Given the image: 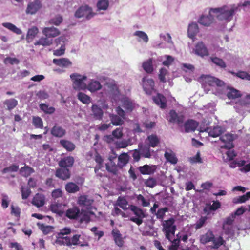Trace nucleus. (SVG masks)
Wrapping results in <instances>:
<instances>
[{
  "label": "nucleus",
  "instance_id": "obj_21",
  "mask_svg": "<svg viewBox=\"0 0 250 250\" xmlns=\"http://www.w3.org/2000/svg\"><path fill=\"white\" fill-rule=\"evenodd\" d=\"M51 134L54 137L62 138L65 135L66 130L62 127L56 125L51 128Z\"/></svg>",
  "mask_w": 250,
  "mask_h": 250
},
{
  "label": "nucleus",
  "instance_id": "obj_64",
  "mask_svg": "<svg viewBox=\"0 0 250 250\" xmlns=\"http://www.w3.org/2000/svg\"><path fill=\"white\" fill-rule=\"evenodd\" d=\"M62 191L60 188L53 190L51 193L52 197L54 199H56L58 198L62 197Z\"/></svg>",
  "mask_w": 250,
  "mask_h": 250
},
{
  "label": "nucleus",
  "instance_id": "obj_31",
  "mask_svg": "<svg viewBox=\"0 0 250 250\" xmlns=\"http://www.w3.org/2000/svg\"><path fill=\"white\" fill-rule=\"evenodd\" d=\"M142 67L146 73H152L154 70L152 58H149L148 60L142 63Z\"/></svg>",
  "mask_w": 250,
  "mask_h": 250
},
{
  "label": "nucleus",
  "instance_id": "obj_6",
  "mask_svg": "<svg viewBox=\"0 0 250 250\" xmlns=\"http://www.w3.org/2000/svg\"><path fill=\"white\" fill-rule=\"evenodd\" d=\"M201 78L203 83L211 86L222 87L225 85V83L223 81L210 75H203Z\"/></svg>",
  "mask_w": 250,
  "mask_h": 250
},
{
  "label": "nucleus",
  "instance_id": "obj_30",
  "mask_svg": "<svg viewBox=\"0 0 250 250\" xmlns=\"http://www.w3.org/2000/svg\"><path fill=\"white\" fill-rule=\"evenodd\" d=\"M214 236L212 231L208 230L206 233L201 236L200 242L202 244H206L208 242H212L214 240Z\"/></svg>",
  "mask_w": 250,
  "mask_h": 250
},
{
  "label": "nucleus",
  "instance_id": "obj_20",
  "mask_svg": "<svg viewBox=\"0 0 250 250\" xmlns=\"http://www.w3.org/2000/svg\"><path fill=\"white\" fill-rule=\"evenodd\" d=\"M53 62L57 66L63 68H67L72 65V62L66 58L54 59Z\"/></svg>",
  "mask_w": 250,
  "mask_h": 250
},
{
  "label": "nucleus",
  "instance_id": "obj_54",
  "mask_svg": "<svg viewBox=\"0 0 250 250\" xmlns=\"http://www.w3.org/2000/svg\"><path fill=\"white\" fill-rule=\"evenodd\" d=\"M134 35L139 37L146 43L148 41V37L147 34L142 31H137L134 33Z\"/></svg>",
  "mask_w": 250,
  "mask_h": 250
},
{
  "label": "nucleus",
  "instance_id": "obj_2",
  "mask_svg": "<svg viewBox=\"0 0 250 250\" xmlns=\"http://www.w3.org/2000/svg\"><path fill=\"white\" fill-rule=\"evenodd\" d=\"M175 220L173 218L165 221L163 223V231L165 233L166 238L169 241H171L175 235L176 226L174 225Z\"/></svg>",
  "mask_w": 250,
  "mask_h": 250
},
{
  "label": "nucleus",
  "instance_id": "obj_18",
  "mask_svg": "<svg viewBox=\"0 0 250 250\" xmlns=\"http://www.w3.org/2000/svg\"><path fill=\"white\" fill-rule=\"evenodd\" d=\"M140 172L143 175H151L153 174L156 170V166H150L146 164L140 166L138 168Z\"/></svg>",
  "mask_w": 250,
  "mask_h": 250
},
{
  "label": "nucleus",
  "instance_id": "obj_26",
  "mask_svg": "<svg viewBox=\"0 0 250 250\" xmlns=\"http://www.w3.org/2000/svg\"><path fill=\"white\" fill-rule=\"evenodd\" d=\"M60 145L68 152H72L76 148L75 145L72 142L65 139H62L60 141Z\"/></svg>",
  "mask_w": 250,
  "mask_h": 250
},
{
  "label": "nucleus",
  "instance_id": "obj_38",
  "mask_svg": "<svg viewBox=\"0 0 250 250\" xmlns=\"http://www.w3.org/2000/svg\"><path fill=\"white\" fill-rule=\"evenodd\" d=\"M2 25L3 27L17 35H20L22 33L21 30L20 29L11 23L4 22L2 23Z\"/></svg>",
  "mask_w": 250,
  "mask_h": 250
},
{
  "label": "nucleus",
  "instance_id": "obj_4",
  "mask_svg": "<svg viewBox=\"0 0 250 250\" xmlns=\"http://www.w3.org/2000/svg\"><path fill=\"white\" fill-rule=\"evenodd\" d=\"M70 78L73 81V88L75 90H80L86 89L87 85L84 81L87 79L86 76H82L77 73H73L70 75Z\"/></svg>",
  "mask_w": 250,
  "mask_h": 250
},
{
  "label": "nucleus",
  "instance_id": "obj_46",
  "mask_svg": "<svg viewBox=\"0 0 250 250\" xmlns=\"http://www.w3.org/2000/svg\"><path fill=\"white\" fill-rule=\"evenodd\" d=\"M40 108L45 114H51L53 113L55 109L54 107L50 106L49 107L48 104H45L42 103L39 105Z\"/></svg>",
  "mask_w": 250,
  "mask_h": 250
},
{
  "label": "nucleus",
  "instance_id": "obj_45",
  "mask_svg": "<svg viewBox=\"0 0 250 250\" xmlns=\"http://www.w3.org/2000/svg\"><path fill=\"white\" fill-rule=\"evenodd\" d=\"M94 160L97 163V165L94 167V171L95 173H97L103 167V159L101 156L97 152L94 157Z\"/></svg>",
  "mask_w": 250,
  "mask_h": 250
},
{
  "label": "nucleus",
  "instance_id": "obj_41",
  "mask_svg": "<svg viewBox=\"0 0 250 250\" xmlns=\"http://www.w3.org/2000/svg\"><path fill=\"white\" fill-rule=\"evenodd\" d=\"M122 103L123 107L127 112H132L134 106L133 103L129 99L127 98H124L122 101Z\"/></svg>",
  "mask_w": 250,
  "mask_h": 250
},
{
  "label": "nucleus",
  "instance_id": "obj_56",
  "mask_svg": "<svg viewBox=\"0 0 250 250\" xmlns=\"http://www.w3.org/2000/svg\"><path fill=\"white\" fill-rule=\"evenodd\" d=\"M228 150L226 152L227 155L226 160L227 161H232L237 156L236 153L234 150L231 149V148H228Z\"/></svg>",
  "mask_w": 250,
  "mask_h": 250
},
{
  "label": "nucleus",
  "instance_id": "obj_23",
  "mask_svg": "<svg viewBox=\"0 0 250 250\" xmlns=\"http://www.w3.org/2000/svg\"><path fill=\"white\" fill-rule=\"evenodd\" d=\"M212 14L210 13V10L209 15L201 16L198 21L199 23L205 26H209L213 22L214 20L213 16L212 15Z\"/></svg>",
  "mask_w": 250,
  "mask_h": 250
},
{
  "label": "nucleus",
  "instance_id": "obj_47",
  "mask_svg": "<svg viewBox=\"0 0 250 250\" xmlns=\"http://www.w3.org/2000/svg\"><path fill=\"white\" fill-rule=\"evenodd\" d=\"M39 32L38 28L36 26H33L29 29L27 34V40H33Z\"/></svg>",
  "mask_w": 250,
  "mask_h": 250
},
{
  "label": "nucleus",
  "instance_id": "obj_3",
  "mask_svg": "<svg viewBox=\"0 0 250 250\" xmlns=\"http://www.w3.org/2000/svg\"><path fill=\"white\" fill-rule=\"evenodd\" d=\"M81 235H74L72 238L68 236L57 237L55 243L60 246L66 245L68 247H71L72 245L77 246L80 243V238Z\"/></svg>",
  "mask_w": 250,
  "mask_h": 250
},
{
  "label": "nucleus",
  "instance_id": "obj_11",
  "mask_svg": "<svg viewBox=\"0 0 250 250\" xmlns=\"http://www.w3.org/2000/svg\"><path fill=\"white\" fill-rule=\"evenodd\" d=\"M55 176L61 180H66L70 178L71 172L69 168L60 167L56 169Z\"/></svg>",
  "mask_w": 250,
  "mask_h": 250
},
{
  "label": "nucleus",
  "instance_id": "obj_53",
  "mask_svg": "<svg viewBox=\"0 0 250 250\" xmlns=\"http://www.w3.org/2000/svg\"><path fill=\"white\" fill-rule=\"evenodd\" d=\"M33 124L37 128H42L43 127V122L39 117H33Z\"/></svg>",
  "mask_w": 250,
  "mask_h": 250
},
{
  "label": "nucleus",
  "instance_id": "obj_42",
  "mask_svg": "<svg viewBox=\"0 0 250 250\" xmlns=\"http://www.w3.org/2000/svg\"><path fill=\"white\" fill-rule=\"evenodd\" d=\"M210 59L214 64L220 68L225 69L227 66L225 62L221 58L217 57H211Z\"/></svg>",
  "mask_w": 250,
  "mask_h": 250
},
{
  "label": "nucleus",
  "instance_id": "obj_48",
  "mask_svg": "<svg viewBox=\"0 0 250 250\" xmlns=\"http://www.w3.org/2000/svg\"><path fill=\"white\" fill-rule=\"evenodd\" d=\"M109 6L108 0H99L97 3V7L99 10H105Z\"/></svg>",
  "mask_w": 250,
  "mask_h": 250
},
{
  "label": "nucleus",
  "instance_id": "obj_28",
  "mask_svg": "<svg viewBox=\"0 0 250 250\" xmlns=\"http://www.w3.org/2000/svg\"><path fill=\"white\" fill-rule=\"evenodd\" d=\"M18 101L14 98L8 99L3 102L5 109L9 111H11L14 109L18 105Z\"/></svg>",
  "mask_w": 250,
  "mask_h": 250
},
{
  "label": "nucleus",
  "instance_id": "obj_43",
  "mask_svg": "<svg viewBox=\"0 0 250 250\" xmlns=\"http://www.w3.org/2000/svg\"><path fill=\"white\" fill-rule=\"evenodd\" d=\"M115 205L119 206L124 210H126L128 209L127 207L128 202L124 197L119 196Z\"/></svg>",
  "mask_w": 250,
  "mask_h": 250
},
{
  "label": "nucleus",
  "instance_id": "obj_58",
  "mask_svg": "<svg viewBox=\"0 0 250 250\" xmlns=\"http://www.w3.org/2000/svg\"><path fill=\"white\" fill-rule=\"evenodd\" d=\"M19 169V166L14 164H13L7 167H5L2 170V173H6L9 172H17Z\"/></svg>",
  "mask_w": 250,
  "mask_h": 250
},
{
  "label": "nucleus",
  "instance_id": "obj_8",
  "mask_svg": "<svg viewBox=\"0 0 250 250\" xmlns=\"http://www.w3.org/2000/svg\"><path fill=\"white\" fill-rule=\"evenodd\" d=\"M42 7V3L40 0H34L28 3L26 9L27 14L34 15Z\"/></svg>",
  "mask_w": 250,
  "mask_h": 250
},
{
  "label": "nucleus",
  "instance_id": "obj_14",
  "mask_svg": "<svg viewBox=\"0 0 250 250\" xmlns=\"http://www.w3.org/2000/svg\"><path fill=\"white\" fill-rule=\"evenodd\" d=\"M154 102L161 109H165L167 106V99L162 94L157 93L156 96L153 97Z\"/></svg>",
  "mask_w": 250,
  "mask_h": 250
},
{
  "label": "nucleus",
  "instance_id": "obj_35",
  "mask_svg": "<svg viewBox=\"0 0 250 250\" xmlns=\"http://www.w3.org/2000/svg\"><path fill=\"white\" fill-rule=\"evenodd\" d=\"M65 190L67 192L70 193H74L79 191V186L73 182H69L65 185Z\"/></svg>",
  "mask_w": 250,
  "mask_h": 250
},
{
  "label": "nucleus",
  "instance_id": "obj_9",
  "mask_svg": "<svg viewBox=\"0 0 250 250\" xmlns=\"http://www.w3.org/2000/svg\"><path fill=\"white\" fill-rule=\"evenodd\" d=\"M185 117L183 114L178 115L174 110H170L169 112L168 121L170 123H176L179 126L182 125Z\"/></svg>",
  "mask_w": 250,
  "mask_h": 250
},
{
  "label": "nucleus",
  "instance_id": "obj_19",
  "mask_svg": "<svg viewBox=\"0 0 250 250\" xmlns=\"http://www.w3.org/2000/svg\"><path fill=\"white\" fill-rule=\"evenodd\" d=\"M94 200L89 198L87 195H81L78 199V204L83 207L89 208L93 204Z\"/></svg>",
  "mask_w": 250,
  "mask_h": 250
},
{
  "label": "nucleus",
  "instance_id": "obj_16",
  "mask_svg": "<svg viewBox=\"0 0 250 250\" xmlns=\"http://www.w3.org/2000/svg\"><path fill=\"white\" fill-rule=\"evenodd\" d=\"M42 32L45 36L48 38H54L59 35L60 34V31L55 27H44L42 31Z\"/></svg>",
  "mask_w": 250,
  "mask_h": 250
},
{
  "label": "nucleus",
  "instance_id": "obj_59",
  "mask_svg": "<svg viewBox=\"0 0 250 250\" xmlns=\"http://www.w3.org/2000/svg\"><path fill=\"white\" fill-rule=\"evenodd\" d=\"M212 242L214 245L213 248L214 249H218L220 246L224 244L225 241L221 236H219L217 239H215L214 236V240L212 241Z\"/></svg>",
  "mask_w": 250,
  "mask_h": 250
},
{
  "label": "nucleus",
  "instance_id": "obj_7",
  "mask_svg": "<svg viewBox=\"0 0 250 250\" xmlns=\"http://www.w3.org/2000/svg\"><path fill=\"white\" fill-rule=\"evenodd\" d=\"M92 9L88 5L82 6L78 8L75 13V16L78 18L85 16L87 20L90 19L94 15Z\"/></svg>",
  "mask_w": 250,
  "mask_h": 250
},
{
  "label": "nucleus",
  "instance_id": "obj_29",
  "mask_svg": "<svg viewBox=\"0 0 250 250\" xmlns=\"http://www.w3.org/2000/svg\"><path fill=\"white\" fill-rule=\"evenodd\" d=\"M199 32V28L197 23H192L189 24L188 33V37L194 40L196 34Z\"/></svg>",
  "mask_w": 250,
  "mask_h": 250
},
{
  "label": "nucleus",
  "instance_id": "obj_17",
  "mask_svg": "<svg viewBox=\"0 0 250 250\" xmlns=\"http://www.w3.org/2000/svg\"><path fill=\"white\" fill-rule=\"evenodd\" d=\"M199 125L197 122L192 119L188 120L184 123V128L186 132H194Z\"/></svg>",
  "mask_w": 250,
  "mask_h": 250
},
{
  "label": "nucleus",
  "instance_id": "obj_22",
  "mask_svg": "<svg viewBox=\"0 0 250 250\" xmlns=\"http://www.w3.org/2000/svg\"><path fill=\"white\" fill-rule=\"evenodd\" d=\"M45 203V197L42 194L37 193L34 196L32 204L37 207H42Z\"/></svg>",
  "mask_w": 250,
  "mask_h": 250
},
{
  "label": "nucleus",
  "instance_id": "obj_39",
  "mask_svg": "<svg viewBox=\"0 0 250 250\" xmlns=\"http://www.w3.org/2000/svg\"><path fill=\"white\" fill-rule=\"evenodd\" d=\"M53 40L49 39V38L42 37L38 41L35 42V45H42L43 46H49L52 44Z\"/></svg>",
  "mask_w": 250,
  "mask_h": 250
},
{
  "label": "nucleus",
  "instance_id": "obj_44",
  "mask_svg": "<svg viewBox=\"0 0 250 250\" xmlns=\"http://www.w3.org/2000/svg\"><path fill=\"white\" fill-rule=\"evenodd\" d=\"M208 133L209 136L212 137H217L222 134L223 132L222 128L221 127L217 126L214 127L213 129H208Z\"/></svg>",
  "mask_w": 250,
  "mask_h": 250
},
{
  "label": "nucleus",
  "instance_id": "obj_40",
  "mask_svg": "<svg viewBox=\"0 0 250 250\" xmlns=\"http://www.w3.org/2000/svg\"><path fill=\"white\" fill-rule=\"evenodd\" d=\"M35 172L34 169L28 166L25 165L20 169V172L22 176L27 177Z\"/></svg>",
  "mask_w": 250,
  "mask_h": 250
},
{
  "label": "nucleus",
  "instance_id": "obj_36",
  "mask_svg": "<svg viewBox=\"0 0 250 250\" xmlns=\"http://www.w3.org/2000/svg\"><path fill=\"white\" fill-rule=\"evenodd\" d=\"M164 156L167 161L172 164H176L177 163L178 159L174 153L171 150L169 152H165Z\"/></svg>",
  "mask_w": 250,
  "mask_h": 250
},
{
  "label": "nucleus",
  "instance_id": "obj_61",
  "mask_svg": "<svg viewBox=\"0 0 250 250\" xmlns=\"http://www.w3.org/2000/svg\"><path fill=\"white\" fill-rule=\"evenodd\" d=\"M136 199L137 201L141 202V205L143 207H148L150 205L149 201L146 200L144 197L141 194L137 195Z\"/></svg>",
  "mask_w": 250,
  "mask_h": 250
},
{
  "label": "nucleus",
  "instance_id": "obj_33",
  "mask_svg": "<svg viewBox=\"0 0 250 250\" xmlns=\"http://www.w3.org/2000/svg\"><path fill=\"white\" fill-rule=\"evenodd\" d=\"M228 89H229V91L227 94V96L229 99H235L238 98H240L242 96L240 92L234 88L228 87Z\"/></svg>",
  "mask_w": 250,
  "mask_h": 250
},
{
  "label": "nucleus",
  "instance_id": "obj_37",
  "mask_svg": "<svg viewBox=\"0 0 250 250\" xmlns=\"http://www.w3.org/2000/svg\"><path fill=\"white\" fill-rule=\"evenodd\" d=\"M111 124L115 126L121 125L124 124L123 119L117 115L111 114L109 115Z\"/></svg>",
  "mask_w": 250,
  "mask_h": 250
},
{
  "label": "nucleus",
  "instance_id": "obj_34",
  "mask_svg": "<svg viewBox=\"0 0 250 250\" xmlns=\"http://www.w3.org/2000/svg\"><path fill=\"white\" fill-rule=\"evenodd\" d=\"M102 87L100 83L96 80H91V82L88 84L86 88L91 92H95Z\"/></svg>",
  "mask_w": 250,
  "mask_h": 250
},
{
  "label": "nucleus",
  "instance_id": "obj_62",
  "mask_svg": "<svg viewBox=\"0 0 250 250\" xmlns=\"http://www.w3.org/2000/svg\"><path fill=\"white\" fill-rule=\"evenodd\" d=\"M145 184L147 187L153 188L156 185V180L154 178L150 177L145 181Z\"/></svg>",
  "mask_w": 250,
  "mask_h": 250
},
{
  "label": "nucleus",
  "instance_id": "obj_57",
  "mask_svg": "<svg viewBox=\"0 0 250 250\" xmlns=\"http://www.w3.org/2000/svg\"><path fill=\"white\" fill-rule=\"evenodd\" d=\"M168 210V208L167 207H165L158 209L155 214L156 215L157 219H163L166 212H167Z\"/></svg>",
  "mask_w": 250,
  "mask_h": 250
},
{
  "label": "nucleus",
  "instance_id": "obj_10",
  "mask_svg": "<svg viewBox=\"0 0 250 250\" xmlns=\"http://www.w3.org/2000/svg\"><path fill=\"white\" fill-rule=\"evenodd\" d=\"M195 54L201 57L209 55L208 50L203 42H198L194 49Z\"/></svg>",
  "mask_w": 250,
  "mask_h": 250
},
{
  "label": "nucleus",
  "instance_id": "obj_13",
  "mask_svg": "<svg viewBox=\"0 0 250 250\" xmlns=\"http://www.w3.org/2000/svg\"><path fill=\"white\" fill-rule=\"evenodd\" d=\"M74 162V158L69 156L62 158L59 161L58 165L61 167L68 168L73 167Z\"/></svg>",
  "mask_w": 250,
  "mask_h": 250
},
{
  "label": "nucleus",
  "instance_id": "obj_32",
  "mask_svg": "<svg viewBox=\"0 0 250 250\" xmlns=\"http://www.w3.org/2000/svg\"><path fill=\"white\" fill-rule=\"evenodd\" d=\"M147 140L149 142V146L152 147H155L160 142V139L156 134L149 135Z\"/></svg>",
  "mask_w": 250,
  "mask_h": 250
},
{
  "label": "nucleus",
  "instance_id": "obj_52",
  "mask_svg": "<svg viewBox=\"0 0 250 250\" xmlns=\"http://www.w3.org/2000/svg\"><path fill=\"white\" fill-rule=\"evenodd\" d=\"M128 155L127 153H123L118 157V161L122 166H125L128 162Z\"/></svg>",
  "mask_w": 250,
  "mask_h": 250
},
{
  "label": "nucleus",
  "instance_id": "obj_12",
  "mask_svg": "<svg viewBox=\"0 0 250 250\" xmlns=\"http://www.w3.org/2000/svg\"><path fill=\"white\" fill-rule=\"evenodd\" d=\"M143 88L147 94L150 95L154 89L155 83L152 79H143Z\"/></svg>",
  "mask_w": 250,
  "mask_h": 250
},
{
  "label": "nucleus",
  "instance_id": "obj_1",
  "mask_svg": "<svg viewBox=\"0 0 250 250\" xmlns=\"http://www.w3.org/2000/svg\"><path fill=\"white\" fill-rule=\"evenodd\" d=\"M227 6L225 5L222 7L210 9V13H213L220 20H225L227 21H230L233 18L238 7L233 6L230 9H227Z\"/></svg>",
  "mask_w": 250,
  "mask_h": 250
},
{
  "label": "nucleus",
  "instance_id": "obj_50",
  "mask_svg": "<svg viewBox=\"0 0 250 250\" xmlns=\"http://www.w3.org/2000/svg\"><path fill=\"white\" fill-rule=\"evenodd\" d=\"M22 199L23 200L27 199L30 195L31 191L28 187L21 186V188Z\"/></svg>",
  "mask_w": 250,
  "mask_h": 250
},
{
  "label": "nucleus",
  "instance_id": "obj_25",
  "mask_svg": "<svg viewBox=\"0 0 250 250\" xmlns=\"http://www.w3.org/2000/svg\"><path fill=\"white\" fill-rule=\"evenodd\" d=\"M111 233L115 244L120 247H122L124 244V241L120 231L118 229H113Z\"/></svg>",
  "mask_w": 250,
  "mask_h": 250
},
{
  "label": "nucleus",
  "instance_id": "obj_55",
  "mask_svg": "<svg viewBox=\"0 0 250 250\" xmlns=\"http://www.w3.org/2000/svg\"><path fill=\"white\" fill-rule=\"evenodd\" d=\"M112 134L116 139H120L123 136V128H117L112 132Z\"/></svg>",
  "mask_w": 250,
  "mask_h": 250
},
{
  "label": "nucleus",
  "instance_id": "obj_63",
  "mask_svg": "<svg viewBox=\"0 0 250 250\" xmlns=\"http://www.w3.org/2000/svg\"><path fill=\"white\" fill-rule=\"evenodd\" d=\"M106 168L108 171L114 174H117L118 173V167L115 164H111L109 165L108 164H106Z\"/></svg>",
  "mask_w": 250,
  "mask_h": 250
},
{
  "label": "nucleus",
  "instance_id": "obj_27",
  "mask_svg": "<svg viewBox=\"0 0 250 250\" xmlns=\"http://www.w3.org/2000/svg\"><path fill=\"white\" fill-rule=\"evenodd\" d=\"M82 215L78 207H74L67 210L66 216L70 219H78Z\"/></svg>",
  "mask_w": 250,
  "mask_h": 250
},
{
  "label": "nucleus",
  "instance_id": "obj_49",
  "mask_svg": "<svg viewBox=\"0 0 250 250\" xmlns=\"http://www.w3.org/2000/svg\"><path fill=\"white\" fill-rule=\"evenodd\" d=\"M229 73L235 75L242 79H245L247 80H250V74L245 71H239L237 73H235L233 71H229Z\"/></svg>",
  "mask_w": 250,
  "mask_h": 250
},
{
  "label": "nucleus",
  "instance_id": "obj_51",
  "mask_svg": "<svg viewBox=\"0 0 250 250\" xmlns=\"http://www.w3.org/2000/svg\"><path fill=\"white\" fill-rule=\"evenodd\" d=\"M78 99L83 104H88L90 102V98L85 94L79 92L77 95Z\"/></svg>",
  "mask_w": 250,
  "mask_h": 250
},
{
  "label": "nucleus",
  "instance_id": "obj_24",
  "mask_svg": "<svg viewBox=\"0 0 250 250\" xmlns=\"http://www.w3.org/2000/svg\"><path fill=\"white\" fill-rule=\"evenodd\" d=\"M92 115L95 120H101L103 118L104 112L101 107L94 104L91 107Z\"/></svg>",
  "mask_w": 250,
  "mask_h": 250
},
{
  "label": "nucleus",
  "instance_id": "obj_15",
  "mask_svg": "<svg viewBox=\"0 0 250 250\" xmlns=\"http://www.w3.org/2000/svg\"><path fill=\"white\" fill-rule=\"evenodd\" d=\"M220 139L222 142L226 144L222 146V148H232L234 146L232 144L233 141V135L229 133L226 134L221 136Z\"/></svg>",
  "mask_w": 250,
  "mask_h": 250
},
{
  "label": "nucleus",
  "instance_id": "obj_60",
  "mask_svg": "<svg viewBox=\"0 0 250 250\" xmlns=\"http://www.w3.org/2000/svg\"><path fill=\"white\" fill-rule=\"evenodd\" d=\"M167 74V70L165 68H162L159 70V79L160 81L162 83H165L166 82L165 76Z\"/></svg>",
  "mask_w": 250,
  "mask_h": 250
},
{
  "label": "nucleus",
  "instance_id": "obj_5",
  "mask_svg": "<svg viewBox=\"0 0 250 250\" xmlns=\"http://www.w3.org/2000/svg\"><path fill=\"white\" fill-rule=\"evenodd\" d=\"M130 209L133 212L137 217H132L130 220L135 223L138 225H140L143 223V219L146 217V215L143 210L135 205H130Z\"/></svg>",
  "mask_w": 250,
  "mask_h": 250
}]
</instances>
